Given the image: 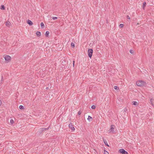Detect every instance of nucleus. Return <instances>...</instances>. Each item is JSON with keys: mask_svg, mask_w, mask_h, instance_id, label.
<instances>
[{"mask_svg": "<svg viewBox=\"0 0 154 154\" xmlns=\"http://www.w3.org/2000/svg\"><path fill=\"white\" fill-rule=\"evenodd\" d=\"M74 62H75V61H73V66L74 65Z\"/></svg>", "mask_w": 154, "mask_h": 154, "instance_id": "nucleus-30", "label": "nucleus"}, {"mask_svg": "<svg viewBox=\"0 0 154 154\" xmlns=\"http://www.w3.org/2000/svg\"><path fill=\"white\" fill-rule=\"evenodd\" d=\"M119 151L120 153L123 154H128V152L123 149H120Z\"/></svg>", "mask_w": 154, "mask_h": 154, "instance_id": "nucleus-3", "label": "nucleus"}, {"mask_svg": "<svg viewBox=\"0 0 154 154\" xmlns=\"http://www.w3.org/2000/svg\"><path fill=\"white\" fill-rule=\"evenodd\" d=\"M14 123V121L13 119H11L10 120V123H11L12 124H13Z\"/></svg>", "mask_w": 154, "mask_h": 154, "instance_id": "nucleus-18", "label": "nucleus"}, {"mask_svg": "<svg viewBox=\"0 0 154 154\" xmlns=\"http://www.w3.org/2000/svg\"><path fill=\"white\" fill-rule=\"evenodd\" d=\"M127 18L128 19H130V17L128 15L127 16Z\"/></svg>", "mask_w": 154, "mask_h": 154, "instance_id": "nucleus-28", "label": "nucleus"}, {"mask_svg": "<svg viewBox=\"0 0 154 154\" xmlns=\"http://www.w3.org/2000/svg\"><path fill=\"white\" fill-rule=\"evenodd\" d=\"M0 9L2 10H4L5 9V6L4 5H2L1 6Z\"/></svg>", "mask_w": 154, "mask_h": 154, "instance_id": "nucleus-9", "label": "nucleus"}, {"mask_svg": "<svg viewBox=\"0 0 154 154\" xmlns=\"http://www.w3.org/2000/svg\"><path fill=\"white\" fill-rule=\"evenodd\" d=\"M5 60L7 63H8L10 60V56L9 55H6L4 57Z\"/></svg>", "mask_w": 154, "mask_h": 154, "instance_id": "nucleus-4", "label": "nucleus"}, {"mask_svg": "<svg viewBox=\"0 0 154 154\" xmlns=\"http://www.w3.org/2000/svg\"><path fill=\"white\" fill-rule=\"evenodd\" d=\"M19 108L21 109H24V106L22 105H20L19 106Z\"/></svg>", "mask_w": 154, "mask_h": 154, "instance_id": "nucleus-16", "label": "nucleus"}, {"mask_svg": "<svg viewBox=\"0 0 154 154\" xmlns=\"http://www.w3.org/2000/svg\"><path fill=\"white\" fill-rule=\"evenodd\" d=\"M103 141H104V142L105 144V145H106V146H109V145H108V144L107 143V141L106 140H104Z\"/></svg>", "mask_w": 154, "mask_h": 154, "instance_id": "nucleus-12", "label": "nucleus"}, {"mask_svg": "<svg viewBox=\"0 0 154 154\" xmlns=\"http://www.w3.org/2000/svg\"><path fill=\"white\" fill-rule=\"evenodd\" d=\"M1 104H2V101L0 99V106H1Z\"/></svg>", "mask_w": 154, "mask_h": 154, "instance_id": "nucleus-29", "label": "nucleus"}, {"mask_svg": "<svg viewBox=\"0 0 154 154\" xmlns=\"http://www.w3.org/2000/svg\"><path fill=\"white\" fill-rule=\"evenodd\" d=\"M36 34L37 36H39L41 35V33L39 32H36Z\"/></svg>", "mask_w": 154, "mask_h": 154, "instance_id": "nucleus-11", "label": "nucleus"}, {"mask_svg": "<svg viewBox=\"0 0 154 154\" xmlns=\"http://www.w3.org/2000/svg\"><path fill=\"white\" fill-rule=\"evenodd\" d=\"M130 52L131 53V54H132L133 53V51L132 50H130Z\"/></svg>", "mask_w": 154, "mask_h": 154, "instance_id": "nucleus-27", "label": "nucleus"}, {"mask_svg": "<svg viewBox=\"0 0 154 154\" xmlns=\"http://www.w3.org/2000/svg\"><path fill=\"white\" fill-rule=\"evenodd\" d=\"M27 23L30 25H32L33 24L32 22L30 20H28Z\"/></svg>", "mask_w": 154, "mask_h": 154, "instance_id": "nucleus-7", "label": "nucleus"}, {"mask_svg": "<svg viewBox=\"0 0 154 154\" xmlns=\"http://www.w3.org/2000/svg\"><path fill=\"white\" fill-rule=\"evenodd\" d=\"M104 154H109V153L107 151H106L105 150H104Z\"/></svg>", "mask_w": 154, "mask_h": 154, "instance_id": "nucleus-23", "label": "nucleus"}, {"mask_svg": "<svg viewBox=\"0 0 154 154\" xmlns=\"http://www.w3.org/2000/svg\"><path fill=\"white\" fill-rule=\"evenodd\" d=\"M71 46L73 47V48H74V47H75V44L74 43H72L71 44Z\"/></svg>", "mask_w": 154, "mask_h": 154, "instance_id": "nucleus-20", "label": "nucleus"}, {"mask_svg": "<svg viewBox=\"0 0 154 154\" xmlns=\"http://www.w3.org/2000/svg\"><path fill=\"white\" fill-rule=\"evenodd\" d=\"M91 108L92 109H94L96 107L94 105H92L91 106Z\"/></svg>", "mask_w": 154, "mask_h": 154, "instance_id": "nucleus-22", "label": "nucleus"}, {"mask_svg": "<svg viewBox=\"0 0 154 154\" xmlns=\"http://www.w3.org/2000/svg\"><path fill=\"white\" fill-rule=\"evenodd\" d=\"M146 3L145 2H144L143 4V6L142 8L143 9H144V8L146 5Z\"/></svg>", "mask_w": 154, "mask_h": 154, "instance_id": "nucleus-10", "label": "nucleus"}, {"mask_svg": "<svg viewBox=\"0 0 154 154\" xmlns=\"http://www.w3.org/2000/svg\"><path fill=\"white\" fill-rule=\"evenodd\" d=\"M41 26L42 28H43L44 27V24L43 23H41Z\"/></svg>", "mask_w": 154, "mask_h": 154, "instance_id": "nucleus-17", "label": "nucleus"}, {"mask_svg": "<svg viewBox=\"0 0 154 154\" xmlns=\"http://www.w3.org/2000/svg\"><path fill=\"white\" fill-rule=\"evenodd\" d=\"M57 19V17H54L52 18V19L54 20H56Z\"/></svg>", "mask_w": 154, "mask_h": 154, "instance_id": "nucleus-26", "label": "nucleus"}, {"mask_svg": "<svg viewBox=\"0 0 154 154\" xmlns=\"http://www.w3.org/2000/svg\"><path fill=\"white\" fill-rule=\"evenodd\" d=\"M124 26V25L123 24H121L119 25V27L120 28H122Z\"/></svg>", "mask_w": 154, "mask_h": 154, "instance_id": "nucleus-19", "label": "nucleus"}, {"mask_svg": "<svg viewBox=\"0 0 154 154\" xmlns=\"http://www.w3.org/2000/svg\"><path fill=\"white\" fill-rule=\"evenodd\" d=\"M10 22L8 21H7L6 22V25L7 26H8L9 25Z\"/></svg>", "mask_w": 154, "mask_h": 154, "instance_id": "nucleus-15", "label": "nucleus"}, {"mask_svg": "<svg viewBox=\"0 0 154 154\" xmlns=\"http://www.w3.org/2000/svg\"><path fill=\"white\" fill-rule=\"evenodd\" d=\"M69 127L72 130L74 131L75 130V128L73 127V125L72 123H70L69 125Z\"/></svg>", "mask_w": 154, "mask_h": 154, "instance_id": "nucleus-5", "label": "nucleus"}, {"mask_svg": "<svg viewBox=\"0 0 154 154\" xmlns=\"http://www.w3.org/2000/svg\"><path fill=\"white\" fill-rule=\"evenodd\" d=\"M114 88V89L116 90H118L119 89V88L117 86H115Z\"/></svg>", "mask_w": 154, "mask_h": 154, "instance_id": "nucleus-21", "label": "nucleus"}, {"mask_svg": "<svg viewBox=\"0 0 154 154\" xmlns=\"http://www.w3.org/2000/svg\"><path fill=\"white\" fill-rule=\"evenodd\" d=\"M49 34V32L48 31H47L46 32L45 35L46 36H48Z\"/></svg>", "mask_w": 154, "mask_h": 154, "instance_id": "nucleus-14", "label": "nucleus"}, {"mask_svg": "<svg viewBox=\"0 0 154 154\" xmlns=\"http://www.w3.org/2000/svg\"><path fill=\"white\" fill-rule=\"evenodd\" d=\"M133 104L134 105H136L138 104V103L136 101H133Z\"/></svg>", "mask_w": 154, "mask_h": 154, "instance_id": "nucleus-13", "label": "nucleus"}, {"mask_svg": "<svg viewBox=\"0 0 154 154\" xmlns=\"http://www.w3.org/2000/svg\"><path fill=\"white\" fill-rule=\"evenodd\" d=\"M93 50L91 49H89L88 50V55L89 57L91 58L92 53H93Z\"/></svg>", "mask_w": 154, "mask_h": 154, "instance_id": "nucleus-2", "label": "nucleus"}, {"mask_svg": "<svg viewBox=\"0 0 154 154\" xmlns=\"http://www.w3.org/2000/svg\"><path fill=\"white\" fill-rule=\"evenodd\" d=\"M114 125H112L111 126L110 129V132H113L114 131Z\"/></svg>", "mask_w": 154, "mask_h": 154, "instance_id": "nucleus-6", "label": "nucleus"}, {"mask_svg": "<svg viewBox=\"0 0 154 154\" xmlns=\"http://www.w3.org/2000/svg\"><path fill=\"white\" fill-rule=\"evenodd\" d=\"M153 99H150V102L151 103V104H152V103H153Z\"/></svg>", "mask_w": 154, "mask_h": 154, "instance_id": "nucleus-24", "label": "nucleus"}, {"mask_svg": "<svg viewBox=\"0 0 154 154\" xmlns=\"http://www.w3.org/2000/svg\"><path fill=\"white\" fill-rule=\"evenodd\" d=\"M82 113V112L80 111H79V112H78V114L79 115H80Z\"/></svg>", "mask_w": 154, "mask_h": 154, "instance_id": "nucleus-25", "label": "nucleus"}, {"mask_svg": "<svg viewBox=\"0 0 154 154\" xmlns=\"http://www.w3.org/2000/svg\"><path fill=\"white\" fill-rule=\"evenodd\" d=\"M87 119L89 121H91L92 120V118L90 116H88Z\"/></svg>", "mask_w": 154, "mask_h": 154, "instance_id": "nucleus-8", "label": "nucleus"}, {"mask_svg": "<svg viewBox=\"0 0 154 154\" xmlns=\"http://www.w3.org/2000/svg\"><path fill=\"white\" fill-rule=\"evenodd\" d=\"M136 84L137 86L141 87L146 85V82L142 80H139L137 82Z\"/></svg>", "mask_w": 154, "mask_h": 154, "instance_id": "nucleus-1", "label": "nucleus"}]
</instances>
